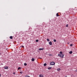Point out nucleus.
I'll return each mask as SVG.
<instances>
[{"label": "nucleus", "instance_id": "1", "mask_svg": "<svg viewBox=\"0 0 77 77\" xmlns=\"http://www.w3.org/2000/svg\"><path fill=\"white\" fill-rule=\"evenodd\" d=\"M58 56H60L61 57H62V58H63V56H64V54H58Z\"/></svg>", "mask_w": 77, "mask_h": 77}, {"label": "nucleus", "instance_id": "2", "mask_svg": "<svg viewBox=\"0 0 77 77\" xmlns=\"http://www.w3.org/2000/svg\"><path fill=\"white\" fill-rule=\"evenodd\" d=\"M50 65H55V63L54 62H51L50 63Z\"/></svg>", "mask_w": 77, "mask_h": 77}, {"label": "nucleus", "instance_id": "3", "mask_svg": "<svg viewBox=\"0 0 77 77\" xmlns=\"http://www.w3.org/2000/svg\"><path fill=\"white\" fill-rule=\"evenodd\" d=\"M48 43L50 45H52V42H50Z\"/></svg>", "mask_w": 77, "mask_h": 77}, {"label": "nucleus", "instance_id": "4", "mask_svg": "<svg viewBox=\"0 0 77 77\" xmlns=\"http://www.w3.org/2000/svg\"><path fill=\"white\" fill-rule=\"evenodd\" d=\"M4 69H8V68H9V67H8V66H5L4 67Z\"/></svg>", "mask_w": 77, "mask_h": 77}, {"label": "nucleus", "instance_id": "5", "mask_svg": "<svg viewBox=\"0 0 77 77\" xmlns=\"http://www.w3.org/2000/svg\"><path fill=\"white\" fill-rule=\"evenodd\" d=\"M32 28H31V27H29V31H31Z\"/></svg>", "mask_w": 77, "mask_h": 77}, {"label": "nucleus", "instance_id": "6", "mask_svg": "<svg viewBox=\"0 0 77 77\" xmlns=\"http://www.w3.org/2000/svg\"><path fill=\"white\" fill-rule=\"evenodd\" d=\"M44 48H39V50L40 51H41V50H44Z\"/></svg>", "mask_w": 77, "mask_h": 77}, {"label": "nucleus", "instance_id": "7", "mask_svg": "<svg viewBox=\"0 0 77 77\" xmlns=\"http://www.w3.org/2000/svg\"><path fill=\"white\" fill-rule=\"evenodd\" d=\"M39 77H44V75H43L41 74L39 75Z\"/></svg>", "mask_w": 77, "mask_h": 77}, {"label": "nucleus", "instance_id": "8", "mask_svg": "<svg viewBox=\"0 0 77 77\" xmlns=\"http://www.w3.org/2000/svg\"><path fill=\"white\" fill-rule=\"evenodd\" d=\"M32 62H34V61H35V59L33 58H32Z\"/></svg>", "mask_w": 77, "mask_h": 77}, {"label": "nucleus", "instance_id": "9", "mask_svg": "<svg viewBox=\"0 0 77 77\" xmlns=\"http://www.w3.org/2000/svg\"><path fill=\"white\" fill-rule=\"evenodd\" d=\"M61 69L60 68H58V69H57V70L58 71H60V70H61Z\"/></svg>", "mask_w": 77, "mask_h": 77}, {"label": "nucleus", "instance_id": "10", "mask_svg": "<svg viewBox=\"0 0 77 77\" xmlns=\"http://www.w3.org/2000/svg\"><path fill=\"white\" fill-rule=\"evenodd\" d=\"M72 53V51H70L69 52V54H71Z\"/></svg>", "mask_w": 77, "mask_h": 77}, {"label": "nucleus", "instance_id": "11", "mask_svg": "<svg viewBox=\"0 0 77 77\" xmlns=\"http://www.w3.org/2000/svg\"><path fill=\"white\" fill-rule=\"evenodd\" d=\"M47 66V63H45L44 64V66Z\"/></svg>", "mask_w": 77, "mask_h": 77}, {"label": "nucleus", "instance_id": "12", "mask_svg": "<svg viewBox=\"0 0 77 77\" xmlns=\"http://www.w3.org/2000/svg\"><path fill=\"white\" fill-rule=\"evenodd\" d=\"M10 39H13V37H12V36H10Z\"/></svg>", "mask_w": 77, "mask_h": 77}, {"label": "nucleus", "instance_id": "13", "mask_svg": "<svg viewBox=\"0 0 77 77\" xmlns=\"http://www.w3.org/2000/svg\"><path fill=\"white\" fill-rule=\"evenodd\" d=\"M56 16L57 17H59V15H58V13L56 14Z\"/></svg>", "mask_w": 77, "mask_h": 77}, {"label": "nucleus", "instance_id": "14", "mask_svg": "<svg viewBox=\"0 0 77 77\" xmlns=\"http://www.w3.org/2000/svg\"><path fill=\"white\" fill-rule=\"evenodd\" d=\"M51 69V67H49L48 68V69Z\"/></svg>", "mask_w": 77, "mask_h": 77}, {"label": "nucleus", "instance_id": "15", "mask_svg": "<svg viewBox=\"0 0 77 77\" xmlns=\"http://www.w3.org/2000/svg\"><path fill=\"white\" fill-rule=\"evenodd\" d=\"M21 68L20 67H19L18 68V70H20V69H21Z\"/></svg>", "mask_w": 77, "mask_h": 77}, {"label": "nucleus", "instance_id": "16", "mask_svg": "<svg viewBox=\"0 0 77 77\" xmlns=\"http://www.w3.org/2000/svg\"><path fill=\"white\" fill-rule=\"evenodd\" d=\"M47 41H48V42H49V41H50V39H48V38H47Z\"/></svg>", "mask_w": 77, "mask_h": 77}, {"label": "nucleus", "instance_id": "17", "mask_svg": "<svg viewBox=\"0 0 77 77\" xmlns=\"http://www.w3.org/2000/svg\"><path fill=\"white\" fill-rule=\"evenodd\" d=\"M53 41H54V42H56V40L55 39H54Z\"/></svg>", "mask_w": 77, "mask_h": 77}, {"label": "nucleus", "instance_id": "18", "mask_svg": "<svg viewBox=\"0 0 77 77\" xmlns=\"http://www.w3.org/2000/svg\"><path fill=\"white\" fill-rule=\"evenodd\" d=\"M66 26L67 27H68V24H67V25H66Z\"/></svg>", "mask_w": 77, "mask_h": 77}, {"label": "nucleus", "instance_id": "19", "mask_svg": "<svg viewBox=\"0 0 77 77\" xmlns=\"http://www.w3.org/2000/svg\"><path fill=\"white\" fill-rule=\"evenodd\" d=\"M60 54H62V51H60Z\"/></svg>", "mask_w": 77, "mask_h": 77}, {"label": "nucleus", "instance_id": "20", "mask_svg": "<svg viewBox=\"0 0 77 77\" xmlns=\"http://www.w3.org/2000/svg\"><path fill=\"white\" fill-rule=\"evenodd\" d=\"M24 65L25 66H26V65H27V63H24Z\"/></svg>", "mask_w": 77, "mask_h": 77}, {"label": "nucleus", "instance_id": "21", "mask_svg": "<svg viewBox=\"0 0 77 77\" xmlns=\"http://www.w3.org/2000/svg\"><path fill=\"white\" fill-rule=\"evenodd\" d=\"M70 47H72V44H71L70 45Z\"/></svg>", "mask_w": 77, "mask_h": 77}, {"label": "nucleus", "instance_id": "22", "mask_svg": "<svg viewBox=\"0 0 77 77\" xmlns=\"http://www.w3.org/2000/svg\"><path fill=\"white\" fill-rule=\"evenodd\" d=\"M36 42H38V40L37 39L35 41Z\"/></svg>", "mask_w": 77, "mask_h": 77}, {"label": "nucleus", "instance_id": "23", "mask_svg": "<svg viewBox=\"0 0 77 77\" xmlns=\"http://www.w3.org/2000/svg\"><path fill=\"white\" fill-rule=\"evenodd\" d=\"M25 77H30L29 76H28V75H26Z\"/></svg>", "mask_w": 77, "mask_h": 77}, {"label": "nucleus", "instance_id": "24", "mask_svg": "<svg viewBox=\"0 0 77 77\" xmlns=\"http://www.w3.org/2000/svg\"><path fill=\"white\" fill-rule=\"evenodd\" d=\"M21 47H22V48H24V46H21Z\"/></svg>", "mask_w": 77, "mask_h": 77}, {"label": "nucleus", "instance_id": "25", "mask_svg": "<svg viewBox=\"0 0 77 77\" xmlns=\"http://www.w3.org/2000/svg\"><path fill=\"white\" fill-rule=\"evenodd\" d=\"M49 56H52V55L51 54H49Z\"/></svg>", "mask_w": 77, "mask_h": 77}, {"label": "nucleus", "instance_id": "26", "mask_svg": "<svg viewBox=\"0 0 77 77\" xmlns=\"http://www.w3.org/2000/svg\"><path fill=\"white\" fill-rule=\"evenodd\" d=\"M20 74H23V72H20Z\"/></svg>", "mask_w": 77, "mask_h": 77}, {"label": "nucleus", "instance_id": "27", "mask_svg": "<svg viewBox=\"0 0 77 77\" xmlns=\"http://www.w3.org/2000/svg\"><path fill=\"white\" fill-rule=\"evenodd\" d=\"M13 74H15V72H14L13 73Z\"/></svg>", "mask_w": 77, "mask_h": 77}, {"label": "nucleus", "instance_id": "28", "mask_svg": "<svg viewBox=\"0 0 77 77\" xmlns=\"http://www.w3.org/2000/svg\"><path fill=\"white\" fill-rule=\"evenodd\" d=\"M75 72H77V70H75Z\"/></svg>", "mask_w": 77, "mask_h": 77}, {"label": "nucleus", "instance_id": "29", "mask_svg": "<svg viewBox=\"0 0 77 77\" xmlns=\"http://www.w3.org/2000/svg\"><path fill=\"white\" fill-rule=\"evenodd\" d=\"M1 65H3V63H1Z\"/></svg>", "mask_w": 77, "mask_h": 77}, {"label": "nucleus", "instance_id": "30", "mask_svg": "<svg viewBox=\"0 0 77 77\" xmlns=\"http://www.w3.org/2000/svg\"><path fill=\"white\" fill-rule=\"evenodd\" d=\"M39 59H42V58H41V57H40V58H39Z\"/></svg>", "mask_w": 77, "mask_h": 77}, {"label": "nucleus", "instance_id": "31", "mask_svg": "<svg viewBox=\"0 0 77 77\" xmlns=\"http://www.w3.org/2000/svg\"><path fill=\"white\" fill-rule=\"evenodd\" d=\"M0 77H1V74H0Z\"/></svg>", "mask_w": 77, "mask_h": 77}, {"label": "nucleus", "instance_id": "32", "mask_svg": "<svg viewBox=\"0 0 77 77\" xmlns=\"http://www.w3.org/2000/svg\"><path fill=\"white\" fill-rule=\"evenodd\" d=\"M0 55H1V53H0Z\"/></svg>", "mask_w": 77, "mask_h": 77}]
</instances>
